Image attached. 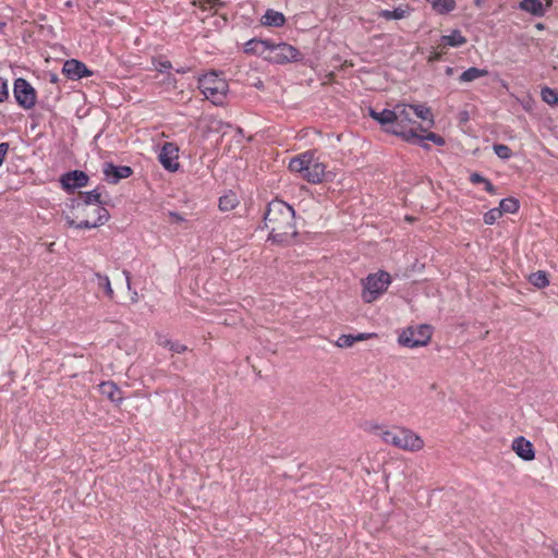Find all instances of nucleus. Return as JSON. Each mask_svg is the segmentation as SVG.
<instances>
[{"instance_id": "29", "label": "nucleus", "mask_w": 558, "mask_h": 558, "mask_svg": "<svg viewBox=\"0 0 558 558\" xmlns=\"http://www.w3.org/2000/svg\"><path fill=\"white\" fill-rule=\"evenodd\" d=\"M541 96L543 101H545L546 104L550 106L558 105V92H556L555 89L550 87H544L541 90Z\"/></svg>"}, {"instance_id": "37", "label": "nucleus", "mask_w": 558, "mask_h": 558, "mask_svg": "<svg viewBox=\"0 0 558 558\" xmlns=\"http://www.w3.org/2000/svg\"><path fill=\"white\" fill-rule=\"evenodd\" d=\"M186 350H187L186 345L181 344L179 342H173L171 344V350L170 351H172L173 353L181 354V353H184Z\"/></svg>"}, {"instance_id": "27", "label": "nucleus", "mask_w": 558, "mask_h": 558, "mask_svg": "<svg viewBox=\"0 0 558 558\" xmlns=\"http://www.w3.org/2000/svg\"><path fill=\"white\" fill-rule=\"evenodd\" d=\"M95 279L97 281V286L98 288H101L104 289L106 295L109 298V299H113L114 296V292H113V289L111 287V283H110V280L108 278V276L106 275H101L100 272H95Z\"/></svg>"}, {"instance_id": "32", "label": "nucleus", "mask_w": 558, "mask_h": 558, "mask_svg": "<svg viewBox=\"0 0 558 558\" xmlns=\"http://www.w3.org/2000/svg\"><path fill=\"white\" fill-rule=\"evenodd\" d=\"M407 11L401 8H396L395 10H384L381 12V16L386 20H401L405 16Z\"/></svg>"}, {"instance_id": "6", "label": "nucleus", "mask_w": 558, "mask_h": 558, "mask_svg": "<svg viewBox=\"0 0 558 558\" xmlns=\"http://www.w3.org/2000/svg\"><path fill=\"white\" fill-rule=\"evenodd\" d=\"M198 88L214 105H222L228 93V83L215 72L206 73L198 80Z\"/></svg>"}, {"instance_id": "42", "label": "nucleus", "mask_w": 558, "mask_h": 558, "mask_svg": "<svg viewBox=\"0 0 558 558\" xmlns=\"http://www.w3.org/2000/svg\"><path fill=\"white\" fill-rule=\"evenodd\" d=\"M173 343V341L167 339V338H162L160 337L159 340H158V344L161 345V347H165V348H169V350H171V344Z\"/></svg>"}, {"instance_id": "7", "label": "nucleus", "mask_w": 558, "mask_h": 558, "mask_svg": "<svg viewBox=\"0 0 558 558\" xmlns=\"http://www.w3.org/2000/svg\"><path fill=\"white\" fill-rule=\"evenodd\" d=\"M390 283V275L385 271L368 275L362 280V299L366 303H372L383 294Z\"/></svg>"}, {"instance_id": "43", "label": "nucleus", "mask_w": 558, "mask_h": 558, "mask_svg": "<svg viewBox=\"0 0 558 558\" xmlns=\"http://www.w3.org/2000/svg\"><path fill=\"white\" fill-rule=\"evenodd\" d=\"M82 214V219H95L97 217L96 214L93 213V209H89L87 211H80Z\"/></svg>"}, {"instance_id": "24", "label": "nucleus", "mask_w": 558, "mask_h": 558, "mask_svg": "<svg viewBox=\"0 0 558 558\" xmlns=\"http://www.w3.org/2000/svg\"><path fill=\"white\" fill-rule=\"evenodd\" d=\"M427 2L439 14H447L456 8L454 0H427Z\"/></svg>"}, {"instance_id": "8", "label": "nucleus", "mask_w": 558, "mask_h": 558, "mask_svg": "<svg viewBox=\"0 0 558 558\" xmlns=\"http://www.w3.org/2000/svg\"><path fill=\"white\" fill-rule=\"evenodd\" d=\"M432 337L430 327L421 325L418 327H409L399 336V343L407 348H417L426 345Z\"/></svg>"}, {"instance_id": "41", "label": "nucleus", "mask_w": 558, "mask_h": 558, "mask_svg": "<svg viewBox=\"0 0 558 558\" xmlns=\"http://www.w3.org/2000/svg\"><path fill=\"white\" fill-rule=\"evenodd\" d=\"M483 184H484L485 190L489 194H495L496 193V187L492 184V182L488 179H486Z\"/></svg>"}, {"instance_id": "45", "label": "nucleus", "mask_w": 558, "mask_h": 558, "mask_svg": "<svg viewBox=\"0 0 558 558\" xmlns=\"http://www.w3.org/2000/svg\"><path fill=\"white\" fill-rule=\"evenodd\" d=\"M123 275L125 276V279H126L128 289L130 290L131 289V274L129 270H123Z\"/></svg>"}, {"instance_id": "15", "label": "nucleus", "mask_w": 558, "mask_h": 558, "mask_svg": "<svg viewBox=\"0 0 558 558\" xmlns=\"http://www.w3.org/2000/svg\"><path fill=\"white\" fill-rule=\"evenodd\" d=\"M512 450L524 461H531L535 458V451L532 442L523 436L517 437L512 441Z\"/></svg>"}, {"instance_id": "44", "label": "nucleus", "mask_w": 558, "mask_h": 558, "mask_svg": "<svg viewBox=\"0 0 558 558\" xmlns=\"http://www.w3.org/2000/svg\"><path fill=\"white\" fill-rule=\"evenodd\" d=\"M210 7L209 9H217L223 5V2L221 0H209Z\"/></svg>"}, {"instance_id": "22", "label": "nucleus", "mask_w": 558, "mask_h": 558, "mask_svg": "<svg viewBox=\"0 0 558 558\" xmlns=\"http://www.w3.org/2000/svg\"><path fill=\"white\" fill-rule=\"evenodd\" d=\"M486 75H488L487 70L472 66L462 72V74L459 76V81L462 83H469Z\"/></svg>"}, {"instance_id": "55", "label": "nucleus", "mask_w": 558, "mask_h": 558, "mask_svg": "<svg viewBox=\"0 0 558 558\" xmlns=\"http://www.w3.org/2000/svg\"><path fill=\"white\" fill-rule=\"evenodd\" d=\"M452 72V69L451 68H448L447 69V73L450 74Z\"/></svg>"}, {"instance_id": "51", "label": "nucleus", "mask_w": 558, "mask_h": 558, "mask_svg": "<svg viewBox=\"0 0 558 558\" xmlns=\"http://www.w3.org/2000/svg\"><path fill=\"white\" fill-rule=\"evenodd\" d=\"M177 72L183 74V73H186L187 70L185 68H181V69H177Z\"/></svg>"}, {"instance_id": "10", "label": "nucleus", "mask_w": 558, "mask_h": 558, "mask_svg": "<svg viewBox=\"0 0 558 558\" xmlns=\"http://www.w3.org/2000/svg\"><path fill=\"white\" fill-rule=\"evenodd\" d=\"M14 97L16 102L24 109H32L36 104V90L25 80L17 78L14 82Z\"/></svg>"}, {"instance_id": "25", "label": "nucleus", "mask_w": 558, "mask_h": 558, "mask_svg": "<svg viewBox=\"0 0 558 558\" xmlns=\"http://www.w3.org/2000/svg\"><path fill=\"white\" fill-rule=\"evenodd\" d=\"M414 111V117L424 121H429V125L434 124V118L430 109L424 105H409Z\"/></svg>"}, {"instance_id": "53", "label": "nucleus", "mask_w": 558, "mask_h": 558, "mask_svg": "<svg viewBox=\"0 0 558 558\" xmlns=\"http://www.w3.org/2000/svg\"><path fill=\"white\" fill-rule=\"evenodd\" d=\"M256 87L260 88L263 86V83L262 82H258L257 84H255Z\"/></svg>"}, {"instance_id": "36", "label": "nucleus", "mask_w": 558, "mask_h": 558, "mask_svg": "<svg viewBox=\"0 0 558 558\" xmlns=\"http://www.w3.org/2000/svg\"><path fill=\"white\" fill-rule=\"evenodd\" d=\"M156 70L159 71V72H163L166 70H169L172 68V64L170 61L168 60H165V61H158L156 64Z\"/></svg>"}, {"instance_id": "33", "label": "nucleus", "mask_w": 558, "mask_h": 558, "mask_svg": "<svg viewBox=\"0 0 558 558\" xmlns=\"http://www.w3.org/2000/svg\"><path fill=\"white\" fill-rule=\"evenodd\" d=\"M501 210H499L498 208H493L490 210H488L485 215H484V222L486 225H493L495 223L500 217H501Z\"/></svg>"}, {"instance_id": "12", "label": "nucleus", "mask_w": 558, "mask_h": 558, "mask_svg": "<svg viewBox=\"0 0 558 558\" xmlns=\"http://www.w3.org/2000/svg\"><path fill=\"white\" fill-rule=\"evenodd\" d=\"M62 72L71 80H78L82 77L90 76L93 74V72L87 69L85 63L76 59L66 60L63 64Z\"/></svg>"}, {"instance_id": "5", "label": "nucleus", "mask_w": 558, "mask_h": 558, "mask_svg": "<svg viewBox=\"0 0 558 558\" xmlns=\"http://www.w3.org/2000/svg\"><path fill=\"white\" fill-rule=\"evenodd\" d=\"M289 169L312 184L323 182L326 177L325 163L320 162L312 151L293 157L289 162Z\"/></svg>"}, {"instance_id": "14", "label": "nucleus", "mask_w": 558, "mask_h": 558, "mask_svg": "<svg viewBox=\"0 0 558 558\" xmlns=\"http://www.w3.org/2000/svg\"><path fill=\"white\" fill-rule=\"evenodd\" d=\"M61 183L63 189L68 191L83 187L88 183V175L81 170L70 171L62 175Z\"/></svg>"}, {"instance_id": "4", "label": "nucleus", "mask_w": 558, "mask_h": 558, "mask_svg": "<svg viewBox=\"0 0 558 558\" xmlns=\"http://www.w3.org/2000/svg\"><path fill=\"white\" fill-rule=\"evenodd\" d=\"M424 131L422 125L415 120L412 107L405 104L396 105L395 125L386 128L385 131L392 135L402 137L410 143L422 142L423 137L417 131Z\"/></svg>"}, {"instance_id": "47", "label": "nucleus", "mask_w": 558, "mask_h": 558, "mask_svg": "<svg viewBox=\"0 0 558 558\" xmlns=\"http://www.w3.org/2000/svg\"><path fill=\"white\" fill-rule=\"evenodd\" d=\"M170 216H171L173 219H175L177 221H182V220H183V218H182L179 214H177V213H172V211H171V213H170Z\"/></svg>"}, {"instance_id": "28", "label": "nucleus", "mask_w": 558, "mask_h": 558, "mask_svg": "<svg viewBox=\"0 0 558 558\" xmlns=\"http://www.w3.org/2000/svg\"><path fill=\"white\" fill-rule=\"evenodd\" d=\"M519 201L514 197H508L500 201L499 210H501V215L504 213L514 214L519 209Z\"/></svg>"}, {"instance_id": "46", "label": "nucleus", "mask_w": 558, "mask_h": 558, "mask_svg": "<svg viewBox=\"0 0 558 558\" xmlns=\"http://www.w3.org/2000/svg\"><path fill=\"white\" fill-rule=\"evenodd\" d=\"M378 113H379V112H378V111H376L375 109H373V108H371V107L368 108V114H369V117H372L375 121H376V117H378Z\"/></svg>"}, {"instance_id": "11", "label": "nucleus", "mask_w": 558, "mask_h": 558, "mask_svg": "<svg viewBox=\"0 0 558 558\" xmlns=\"http://www.w3.org/2000/svg\"><path fill=\"white\" fill-rule=\"evenodd\" d=\"M179 148L173 143H165L161 147L160 154H159V161L163 166L165 169L169 171H177L179 168Z\"/></svg>"}, {"instance_id": "49", "label": "nucleus", "mask_w": 558, "mask_h": 558, "mask_svg": "<svg viewBox=\"0 0 558 558\" xmlns=\"http://www.w3.org/2000/svg\"><path fill=\"white\" fill-rule=\"evenodd\" d=\"M553 554H554V557H555V558H558V546H555V547L553 548Z\"/></svg>"}, {"instance_id": "9", "label": "nucleus", "mask_w": 558, "mask_h": 558, "mask_svg": "<svg viewBox=\"0 0 558 558\" xmlns=\"http://www.w3.org/2000/svg\"><path fill=\"white\" fill-rule=\"evenodd\" d=\"M300 56V51L293 46L286 43L275 44L271 41L269 53L265 58L271 62L283 64L298 61Z\"/></svg>"}, {"instance_id": "35", "label": "nucleus", "mask_w": 558, "mask_h": 558, "mask_svg": "<svg viewBox=\"0 0 558 558\" xmlns=\"http://www.w3.org/2000/svg\"><path fill=\"white\" fill-rule=\"evenodd\" d=\"M8 84L7 81L0 77V102L8 98Z\"/></svg>"}, {"instance_id": "18", "label": "nucleus", "mask_w": 558, "mask_h": 558, "mask_svg": "<svg viewBox=\"0 0 558 558\" xmlns=\"http://www.w3.org/2000/svg\"><path fill=\"white\" fill-rule=\"evenodd\" d=\"M373 337V333H357L353 335H341L336 341V345L339 348H350L357 341H363Z\"/></svg>"}, {"instance_id": "23", "label": "nucleus", "mask_w": 558, "mask_h": 558, "mask_svg": "<svg viewBox=\"0 0 558 558\" xmlns=\"http://www.w3.org/2000/svg\"><path fill=\"white\" fill-rule=\"evenodd\" d=\"M520 8L523 11L530 12L536 16L544 15V7L541 0H522Z\"/></svg>"}, {"instance_id": "19", "label": "nucleus", "mask_w": 558, "mask_h": 558, "mask_svg": "<svg viewBox=\"0 0 558 558\" xmlns=\"http://www.w3.org/2000/svg\"><path fill=\"white\" fill-rule=\"evenodd\" d=\"M262 22L267 26L280 27L284 24L286 17L282 13L269 9L264 14Z\"/></svg>"}, {"instance_id": "21", "label": "nucleus", "mask_w": 558, "mask_h": 558, "mask_svg": "<svg viewBox=\"0 0 558 558\" xmlns=\"http://www.w3.org/2000/svg\"><path fill=\"white\" fill-rule=\"evenodd\" d=\"M466 43V38L459 29H454L450 35L441 36V44L444 46L460 47Z\"/></svg>"}, {"instance_id": "16", "label": "nucleus", "mask_w": 558, "mask_h": 558, "mask_svg": "<svg viewBox=\"0 0 558 558\" xmlns=\"http://www.w3.org/2000/svg\"><path fill=\"white\" fill-rule=\"evenodd\" d=\"M100 393L114 403L123 399L121 389L113 381H104L99 385Z\"/></svg>"}, {"instance_id": "34", "label": "nucleus", "mask_w": 558, "mask_h": 558, "mask_svg": "<svg viewBox=\"0 0 558 558\" xmlns=\"http://www.w3.org/2000/svg\"><path fill=\"white\" fill-rule=\"evenodd\" d=\"M422 137H423V141L424 140L430 141L438 146L445 145V140L440 135H438L434 132H428L425 136H422Z\"/></svg>"}, {"instance_id": "20", "label": "nucleus", "mask_w": 558, "mask_h": 558, "mask_svg": "<svg viewBox=\"0 0 558 558\" xmlns=\"http://www.w3.org/2000/svg\"><path fill=\"white\" fill-rule=\"evenodd\" d=\"M239 205V198L236 194L232 191H229L228 193L223 194L219 198V209L221 211H229L234 209Z\"/></svg>"}, {"instance_id": "3", "label": "nucleus", "mask_w": 558, "mask_h": 558, "mask_svg": "<svg viewBox=\"0 0 558 558\" xmlns=\"http://www.w3.org/2000/svg\"><path fill=\"white\" fill-rule=\"evenodd\" d=\"M372 430H374L384 442L404 451L417 452L422 450L425 445L418 434L407 427L393 426L390 429H383L381 426L374 425Z\"/></svg>"}, {"instance_id": "38", "label": "nucleus", "mask_w": 558, "mask_h": 558, "mask_svg": "<svg viewBox=\"0 0 558 558\" xmlns=\"http://www.w3.org/2000/svg\"><path fill=\"white\" fill-rule=\"evenodd\" d=\"M486 180V178H484L482 174L477 173V172H473L471 173L470 175V181L473 183V184H480V183H484Z\"/></svg>"}, {"instance_id": "31", "label": "nucleus", "mask_w": 558, "mask_h": 558, "mask_svg": "<svg viewBox=\"0 0 558 558\" xmlns=\"http://www.w3.org/2000/svg\"><path fill=\"white\" fill-rule=\"evenodd\" d=\"M531 282L537 288H545L549 283L546 272L544 271L533 274L531 276Z\"/></svg>"}, {"instance_id": "1", "label": "nucleus", "mask_w": 558, "mask_h": 558, "mask_svg": "<svg viewBox=\"0 0 558 558\" xmlns=\"http://www.w3.org/2000/svg\"><path fill=\"white\" fill-rule=\"evenodd\" d=\"M294 209L280 199L271 201L264 216L265 227L269 230V239L277 243H286L296 235Z\"/></svg>"}, {"instance_id": "2", "label": "nucleus", "mask_w": 558, "mask_h": 558, "mask_svg": "<svg viewBox=\"0 0 558 558\" xmlns=\"http://www.w3.org/2000/svg\"><path fill=\"white\" fill-rule=\"evenodd\" d=\"M80 195V199L76 201L72 207L77 211H87L93 209V213L96 214L97 217L95 219H81L80 222H76L73 218L66 216V225L76 229H92L105 225L109 220L110 215L104 207L99 189H95L89 192H82Z\"/></svg>"}, {"instance_id": "50", "label": "nucleus", "mask_w": 558, "mask_h": 558, "mask_svg": "<svg viewBox=\"0 0 558 558\" xmlns=\"http://www.w3.org/2000/svg\"><path fill=\"white\" fill-rule=\"evenodd\" d=\"M132 302L133 303H136L137 302V292H134L132 298H131Z\"/></svg>"}, {"instance_id": "48", "label": "nucleus", "mask_w": 558, "mask_h": 558, "mask_svg": "<svg viewBox=\"0 0 558 558\" xmlns=\"http://www.w3.org/2000/svg\"><path fill=\"white\" fill-rule=\"evenodd\" d=\"M5 26H7V23L4 21H0V34L3 33Z\"/></svg>"}, {"instance_id": "39", "label": "nucleus", "mask_w": 558, "mask_h": 558, "mask_svg": "<svg viewBox=\"0 0 558 558\" xmlns=\"http://www.w3.org/2000/svg\"><path fill=\"white\" fill-rule=\"evenodd\" d=\"M9 150V144L8 143H1L0 144V166L3 162V159Z\"/></svg>"}, {"instance_id": "56", "label": "nucleus", "mask_w": 558, "mask_h": 558, "mask_svg": "<svg viewBox=\"0 0 558 558\" xmlns=\"http://www.w3.org/2000/svg\"><path fill=\"white\" fill-rule=\"evenodd\" d=\"M537 28H538V29H542V28H543V25H542V24H538V25H537Z\"/></svg>"}, {"instance_id": "54", "label": "nucleus", "mask_w": 558, "mask_h": 558, "mask_svg": "<svg viewBox=\"0 0 558 558\" xmlns=\"http://www.w3.org/2000/svg\"><path fill=\"white\" fill-rule=\"evenodd\" d=\"M422 147L425 148V149H428L429 145L428 144H422Z\"/></svg>"}, {"instance_id": "26", "label": "nucleus", "mask_w": 558, "mask_h": 558, "mask_svg": "<svg viewBox=\"0 0 558 558\" xmlns=\"http://www.w3.org/2000/svg\"><path fill=\"white\" fill-rule=\"evenodd\" d=\"M395 120L396 107L392 110L384 109L378 113V117H376V121L385 129L395 125Z\"/></svg>"}, {"instance_id": "52", "label": "nucleus", "mask_w": 558, "mask_h": 558, "mask_svg": "<svg viewBox=\"0 0 558 558\" xmlns=\"http://www.w3.org/2000/svg\"><path fill=\"white\" fill-rule=\"evenodd\" d=\"M438 59H439V54H437V53H436V54H434V56L430 58V60H438Z\"/></svg>"}, {"instance_id": "13", "label": "nucleus", "mask_w": 558, "mask_h": 558, "mask_svg": "<svg viewBox=\"0 0 558 558\" xmlns=\"http://www.w3.org/2000/svg\"><path fill=\"white\" fill-rule=\"evenodd\" d=\"M133 170L129 166H114L111 162L105 163L104 174L109 183L117 184L121 179L131 177Z\"/></svg>"}, {"instance_id": "17", "label": "nucleus", "mask_w": 558, "mask_h": 558, "mask_svg": "<svg viewBox=\"0 0 558 558\" xmlns=\"http://www.w3.org/2000/svg\"><path fill=\"white\" fill-rule=\"evenodd\" d=\"M270 44V40L251 39L245 44V52L266 56L269 53Z\"/></svg>"}, {"instance_id": "40", "label": "nucleus", "mask_w": 558, "mask_h": 558, "mask_svg": "<svg viewBox=\"0 0 558 558\" xmlns=\"http://www.w3.org/2000/svg\"><path fill=\"white\" fill-rule=\"evenodd\" d=\"M194 4L198 5L203 10H210V2L209 0H196Z\"/></svg>"}, {"instance_id": "30", "label": "nucleus", "mask_w": 558, "mask_h": 558, "mask_svg": "<svg viewBox=\"0 0 558 558\" xmlns=\"http://www.w3.org/2000/svg\"><path fill=\"white\" fill-rule=\"evenodd\" d=\"M493 149L495 154L504 160H507L512 156L510 147L505 144H494Z\"/></svg>"}]
</instances>
